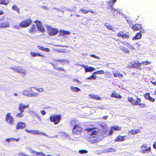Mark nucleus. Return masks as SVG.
Wrapping results in <instances>:
<instances>
[{"label":"nucleus","instance_id":"nucleus-1","mask_svg":"<svg viewBox=\"0 0 156 156\" xmlns=\"http://www.w3.org/2000/svg\"><path fill=\"white\" fill-rule=\"evenodd\" d=\"M77 121L75 119H72L69 121L70 125L73 126L72 133L74 135H78L80 134L83 132V128L80 124L76 123Z\"/></svg>","mask_w":156,"mask_h":156},{"label":"nucleus","instance_id":"nucleus-2","mask_svg":"<svg viewBox=\"0 0 156 156\" xmlns=\"http://www.w3.org/2000/svg\"><path fill=\"white\" fill-rule=\"evenodd\" d=\"M29 107L30 105L29 104L25 105L22 103H20L19 105L18 109L20 112L16 115V117L19 118L23 117L24 115L23 113L24 112V109L28 108Z\"/></svg>","mask_w":156,"mask_h":156},{"label":"nucleus","instance_id":"nucleus-3","mask_svg":"<svg viewBox=\"0 0 156 156\" xmlns=\"http://www.w3.org/2000/svg\"><path fill=\"white\" fill-rule=\"evenodd\" d=\"M47 32L48 34L51 36H53L58 34V31L57 28H53L48 26L46 27Z\"/></svg>","mask_w":156,"mask_h":156},{"label":"nucleus","instance_id":"nucleus-4","mask_svg":"<svg viewBox=\"0 0 156 156\" xmlns=\"http://www.w3.org/2000/svg\"><path fill=\"white\" fill-rule=\"evenodd\" d=\"M62 115L61 114L52 115L49 118L50 121L55 125L58 124L61 120Z\"/></svg>","mask_w":156,"mask_h":156},{"label":"nucleus","instance_id":"nucleus-5","mask_svg":"<svg viewBox=\"0 0 156 156\" xmlns=\"http://www.w3.org/2000/svg\"><path fill=\"white\" fill-rule=\"evenodd\" d=\"M33 23L30 19H28L22 21L19 24L20 27L22 28H26L30 26Z\"/></svg>","mask_w":156,"mask_h":156},{"label":"nucleus","instance_id":"nucleus-6","mask_svg":"<svg viewBox=\"0 0 156 156\" xmlns=\"http://www.w3.org/2000/svg\"><path fill=\"white\" fill-rule=\"evenodd\" d=\"M135 97L136 100L133 98L132 97H128V101L133 105H138V103H140L141 101V99L138 98L137 96H135Z\"/></svg>","mask_w":156,"mask_h":156},{"label":"nucleus","instance_id":"nucleus-7","mask_svg":"<svg viewBox=\"0 0 156 156\" xmlns=\"http://www.w3.org/2000/svg\"><path fill=\"white\" fill-rule=\"evenodd\" d=\"M5 121L8 124L12 125L14 122V119L12 116L11 115L10 113H8L6 115Z\"/></svg>","mask_w":156,"mask_h":156},{"label":"nucleus","instance_id":"nucleus-8","mask_svg":"<svg viewBox=\"0 0 156 156\" xmlns=\"http://www.w3.org/2000/svg\"><path fill=\"white\" fill-rule=\"evenodd\" d=\"M25 131L27 133H30L34 135H41L45 136V133H43L39 132L38 130H29L27 129H25Z\"/></svg>","mask_w":156,"mask_h":156},{"label":"nucleus","instance_id":"nucleus-9","mask_svg":"<svg viewBox=\"0 0 156 156\" xmlns=\"http://www.w3.org/2000/svg\"><path fill=\"white\" fill-rule=\"evenodd\" d=\"M133 30L136 31L140 30V31L142 33H144V30L141 27L140 25L138 24H136L133 25L132 27Z\"/></svg>","mask_w":156,"mask_h":156},{"label":"nucleus","instance_id":"nucleus-10","mask_svg":"<svg viewBox=\"0 0 156 156\" xmlns=\"http://www.w3.org/2000/svg\"><path fill=\"white\" fill-rule=\"evenodd\" d=\"M118 37L122 38L123 39H128L129 38V36L127 35L124 31H120L117 34Z\"/></svg>","mask_w":156,"mask_h":156},{"label":"nucleus","instance_id":"nucleus-11","mask_svg":"<svg viewBox=\"0 0 156 156\" xmlns=\"http://www.w3.org/2000/svg\"><path fill=\"white\" fill-rule=\"evenodd\" d=\"M26 126V124L25 123L22 122H18L16 127V129L17 130L23 129Z\"/></svg>","mask_w":156,"mask_h":156},{"label":"nucleus","instance_id":"nucleus-12","mask_svg":"<svg viewBox=\"0 0 156 156\" xmlns=\"http://www.w3.org/2000/svg\"><path fill=\"white\" fill-rule=\"evenodd\" d=\"M141 64V63H140L138 61L137 62H134V63L131 65V67L135 68L137 69L141 70V68L140 67Z\"/></svg>","mask_w":156,"mask_h":156},{"label":"nucleus","instance_id":"nucleus-13","mask_svg":"<svg viewBox=\"0 0 156 156\" xmlns=\"http://www.w3.org/2000/svg\"><path fill=\"white\" fill-rule=\"evenodd\" d=\"M28 31L31 34H35L37 31L36 25L34 24L32 25L31 27L29 29Z\"/></svg>","mask_w":156,"mask_h":156},{"label":"nucleus","instance_id":"nucleus-14","mask_svg":"<svg viewBox=\"0 0 156 156\" xmlns=\"http://www.w3.org/2000/svg\"><path fill=\"white\" fill-rule=\"evenodd\" d=\"M10 27V25L9 22L7 21L0 23V28L9 27Z\"/></svg>","mask_w":156,"mask_h":156},{"label":"nucleus","instance_id":"nucleus-15","mask_svg":"<svg viewBox=\"0 0 156 156\" xmlns=\"http://www.w3.org/2000/svg\"><path fill=\"white\" fill-rule=\"evenodd\" d=\"M126 137V136H117L116 138L115 139V142H121L125 140V137Z\"/></svg>","mask_w":156,"mask_h":156},{"label":"nucleus","instance_id":"nucleus-16","mask_svg":"<svg viewBox=\"0 0 156 156\" xmlns=\"http://www.w3.org/2000/svg\"><path fill=\"white\" fill-rule=\"evenodd\" d=\"M79 11L82 12V13L84 14H87L89 12H90L92 14L95 13L94 11H93L91 10L90 9L88 10L83 8H81Z\"/></svg>","mask_w":156,"mask_h":156},{"label":"nucleus","instance_id":"nucleus-17","mask_svg":"<svg viewBox=\"0 0 156 156\" xmlns=\"http://www.w3.org/2000/svg\"><path fill=\"white\" fill-rule=\"evenodd\" d=\"M111 96L112 98H116L121 99L122 98V97L120 94L116 93L115 91H113L111 94Z\"/></svg>","mask_w":156,"mask_h":156},{"label":"nucleus","instance_id":"nucleus-18","mask_svg":"<svg viewBox=\"0 0 156 156\" xmlns=\"http://www.w3.org/2000/svg\"><path fill=\"white\" fill-rule=\"evenodd\" d=\"M104 25L108 30L113 31H115L114 28L113 26L108 23H105Z\"/></svg>","mask_w":156,"mask_h":156},{"label":"nucleus","instance_id":"nucleus-19","mask_svg":"<svg viewBox=\"0 0 156 156\" xmlns=\"http://www.w3.org/2000/svg\"><path fill=\"white\" fill-rule=\"evenodd\" d=\"M51 64L52 66L53 67H54V69L55 70H57L58 71H63L66 72V70L64 69L62 67H59V68H57L56 67V65L55 64H53V63H51Z\"/></svg>","mask_w":156,"mask_h":156},{"label":"nucleus","instance_id":"nucleus-20","mask_svg":"<svg viewBox=\"0 0 156 156\" xmlns=\"http://www.w3.org/2000/svg\"><path fill=\"white\" fill-rule=\"evenodd\" d=\"M140 132V129H133L129 132L132 135H134Z\"/></svg>","mask_w":156,"mask_h":156},{"label":"nucleus","instance_id":"nucleus-21","mask_svg":"<svg viewBox=\"0 0 156 156\" xmlns=\"http://www.w3.org/2000/svg\"><path fill=\"white\" fill-rule=\"evenodd\" d=\"M95 70V69L94 68L91 66L89 67H86L85 69L86 73L91 72Z\"/></svg>","mask_w":156,"mask_h":156},{"label":"nucleus","instance_id":"nucleus-22","mask_svg":"<svg viewBox=\"0 0 156 156\" xmlns=\"http://www.w3.org/2000/svg\"><path fill=\"white\" fill-rule=\"evenodd\" d=\"M141 33H142L140 31V32L137 33L135 36L133 38V40H135L140 38L142 36Z\"/></svg>","mask_w":156,"mask_h":156},{"label":"nucleus","instance_id":"nucleus-23","mask_svg":"<svg viewBox=\"0 0 156 156\" xmlns=\"http://www.w3.org/2000/svg\"><path fill=\"white\" fill-rule=\"evenodd\" d=\"M30 55L33 57H35L37 56L42 57H44V55H41L39 53H36L34 52H30Z\"/></svg>","mask_w":156,"mask_h":156},{"label":"nucleus","instance_id":"nucleus-24","mask_svg":"<svg viewBox=\"0 0 156 156\" xmlns=\"http://www.w3.org/2000/svg\"><path fill=\"white\" fill-rule=\"evenodd\" d=\"M38 48L39 50H41L43 51H45L47 52H48L50 51V49L49 48H45L41 46H38Z\"/></svg>","mask_w":156,"mask_h":156},{"label":"nucleus","instance_id":"nucleus-25","mask_svg":"<svg viewBox=\"0 0 156 156\" xmlns=\"http://www.w3.org/2000/svg\"><path fill=\"white\" fill-rule=\"evenodd\" d=\"M89 96L92 98L95 99L97 100H100L101 98L100 97L98 96L97 95H94L92 94L89 95Z\"/></svg>","mask_w":156,"mask_h":156},{"label":"nucleus","instance_id":"nucleus-26","mask_svg":"<svg viewBox=\"0 0 156 156\" xmlns=\"http://www.w3.org/2000/svg\"><path fill=\"white\" fill-rule=\"evenodd\" d=\"M59 34L60 35L64 36L65 35H69L70 34L69 32L64 30H60Z\"/></svg>","mask_w":156,"mask_h":156},{"label":"nucleus","instance_id":"nucleus-27","mask_svg":"<svg viewBox=\"0 0 156 156\" xmlns=\"http://www.w3.org/2000/svg\"><path fill=\"white\" fill-rule=\"evenodd\" d=\"M16 72L20 73H23V74L26 73V71H25L24 70L20 68L18 66L17 67V69Z\"/></svg>","mask_w":156,"mask_h":156},{"label":"nucleus","instance_id":"nucleus-28","mask_svg":"<svg viewBox=\"0 0 156 156\" xmlns=\"http://www.w3.org/2000/svg\"><path fill=\"white\" fill-rule=\"evenodd\" d=\"M5 140L7 142H9L12 141H16V142H18V141H19V139H16L14 138H9L6 139Z\"/></svg>","mask_w":156,"mask_h":156},{"label":"nucleus","instance_id":"nucleus-29","mask_svg":"<svg viewBox=\"0 0 156 156\" xmlns=\"http://www.w3.org/2000/svg\"><path fill=\"white\" fill-rule=\"evenodd\" d=\"M111 129H113V130L115 131H118L120 130L121 129V127L120 126H112L110 127Z\"/></svg>","mask_w":156,"mask_h":156},{"label":"nucleus","instance_id":"nucleus-30","mask_svg":"<svg viewBox=\"0 0 156 156\" xmlns=\"http://www.w3.org/2000/svg\"><path fill=\"white\" fill-rule=\"evenodd\" d=\"M70 88L71 90L75 92H76L80 90V89L77 87L71 86Z\"/></svg>","mask_w":156,"mask_h":156},{"label":"nucleus","instance_id":"nucleus-31","mask_svg":"<svg viewBox=\"0 0 156 156\" xmlns=\"http://www.w3.org/2000/svg\"><path fill=\"white\" fill-rule=\"evenodd\" d=\"M38 30L41 33H44L45 31V30L44 27L42 26V25L37 27Z\"/></svg>","mask_w":156,"mask_h":156},{"label":"nucleus","instance_id":"nucleus-32","mask_svg":"<svg viewBox=\"0 0 156 156\" xmlns=\"http://www.w3.org/2000/svg\"><path fill=\"white\" fill-rule=\"evenodd\" d=\"M30 91L28 90H25L23 92V94L24 96L28 97L30 96Z\"/></svg>","mask_w":156,"mask_h":156},{"label":"nucleus","instance_id":"nucleus-33","mask_svg":"<svg viewBox=\"0 0 156 156\" xmlns=\"http://www.w3.org/2000/svg\"><path fill=\"white\" fill-rule=\"evenodd\" d=\"M151 148L149 147L148 148H147L145 149H142V152L143 153H145L147 152L151 151Z\"/></svg>","mask_w":156,"mask_h":156},{"label":"nucleus","instance_id":"nucleus-34","mask_svg":"<svg viewBox=\"0 0 156 156\" xmlns=\"http://www.w3.org/2000/svg\"><path fill=\"white\" fill-rule=\"evenodd\" d=\"M38 95V94L37 93L34 92L32 90H31L30 91V97H36Z\"/></svg>","mask_w":156,"mask_h":156},{"label":"nucleus","instance_id":"nucleus-35","mask_svg":"<svg viewBox=\"0 0 156 156\" xmlns=\"http://www.w3.org/2000/svg\"><path fill=\"white\" fill-rule=\"evenodd\" d=\"M57 61L59 62L62 63L63 64H64L65 63H68L69 62V61L67 60L63 59H60L58 60H57Z\"/></svg>","mask_w":156,"mask_h":156},{"label":"nucleus","instance_id":"nucleus-36","mask_svg":"<svg viewBox=\"0 0 156 156\" xmlns=\"http://www.w3.org/2000/svg\"><path fill=\"white\" fill-rule=\"evenodd\" d=\"M12 9L16 11L17 12L19 13L20 12V10L18 7L16 5H14L12 6Z\"/></svg>","mask_w":156,"mask_h":156},{"label":"nucleus","instance_id":"nucleus-37","mask_svg":"<svg viewBox=\"0 0 156 156\" xmlns=\"http://www.w3.org/2000/svg\"><path fill=\"white\" fill-rule=\"evenodd\" d=\"M105 73L104 71L103 70H100L96 72H94L93 74H104Z\"/></svg>","mask_w":156,"mask_h":156},{"label":"nucleus","instance_id":"nucleus-38","mask_svg":"<svg viewBox=\"0 0 156 156\" xmlns=\"http://www.w3.org/2000/svg\"><path fill=\"white\" fill-rule=\"evenodd\" d=\"M34 22L36 23V26L37 27L42 25V23L41 22L37 20H35Z\"/></svg>","mask_w":156,"mask_h":156},{"label":"nucleus","instance_id":"nucleus-39","mask_svg":"<svg viewBox=\"0 0 156 156\" xmlns=\"http://www.w3.org/2000/svg\"><path fill=\"white\" fill-rule=\"evenodd\" d=\"M9 2V0H2L1 4L7 5Z\"/></svg>","mask_w":156,"mask_h":156},{"label":"nucleus","instance_id":"nucleus-40","mask_svg":"<svg viewBox=\"0 0 156 156\" xmlns=\"http://www.w3.org/2000/svg\"><path fill=\"white\" fill-rule=\"evenodd\" d=\"M150 82L154 85L156 86V80L154 78L152 77L151 78Z\"/></svg>","mask_w":156,"mask_h":156},{"label":"nucleus","instance_id":"nucleus-41","mask_svg":"<svg viewBox=\"0 0 156 156\" xmlns=\"http://www.w3.org/2000/svg\"><path fill=\"white\" fill-rule=\"evenodd\" d=\"M107 5L108 6L107 7V9H111V8L114 5L112 3V2H108Z\"/></svg>","mask_w":156,"mask_h":156},{"label":"nucleus","instance_id":"nucleus-42","mask_svg":"<svg viewBox=\"0 0 156 156\" xmlns=\"http://www.w3.org/2000/svg\"><path fill=\"white\" fill-rule=\"evenodd\" d=\"M144 98L147 100H148L150 96V94L149 93H147L145 94L144 95Z\"/></svg>","mask_w":156,"mask_h":156},{"label":"nucleus","instance_id":"nucleus-43","mask_svg":"<svg viewBox=\"0 0 156 156\" xmlns=\"http://www.w3.org/2000/svg\"><path fill=\"white\" fill-rule=\"evenodd\" d=\"M141 64H144V65H147L148 64H150L151 63V62L150 61H145L142 62L141 63Z\"/></svg>","mask_w":156,"mask_h":156},{"label":"nucleus","instance_id":"nucleus-44","mask_svg":"<svg viewBox=\"0 0 156 156\" xmlns=\"http://www.w3.org/2000/svg\"><path fill=\"white\" fill-rule=\"evenodd\" d=\"M34 88L39 92H42L44 91L43 88H38L36 87H34Z\"/></svg>","mask_w":156,"mask_h":156},{"label":"nucleus","instance_id":"nucleus-45","mask_svg":"<svg viewBox=\"0 0 156 156\" xmlns=\"http://www.w3.org/2000/svg\"><path fill=\"white\" fill-rule=\"evenodd\" d=\"M87 151L85 150H80L79 151V152L80 154H86L87 153Z\"/></svg>","mask_w":156,"mask_h":156},{"label":"nucleus","instance_id":"nucleus-46","mask_svg":"<svg viewBox=\"0 0 156 156\" xmlns=\"http://www.w3.org/2000/svg\"><path fill=\"white\" fill-rule=\"evenodd\" d=\"M106 77L108 78H110L111 77L112 74L109 72H107L106 73Z\"/></svg>","mask_w":156,"mask_h":156},{"label":"nucleus","instance_id":"nucleus-47","mask_svg":"<svg viewBox=\"0 0 156 156\" xmlns=\"http://www.w3.org/2000/svg\"><path fill=\"white\" fill-rule=\"evenodd\" d=\"M122 50L127 53L129 54V51L126 48H123L122 49Z\"/></svg>","mask_w":156,"mask_h":156},{"label":"nucleus","instance_id":"nucleus-48","mask_svg":"<svg viewBox=\"0 0 156 156\" xmlns=\"http://www.w3.org/2000/svg\"><path fill=\"white\" fill-rule=\"evenodd\" d=\"M108 151V152H114L115 151V149L114 148H113L112 147H110L108 148L107 149Z\"/></svg>","mask_w":156,"mask_h":156},{"label":"nucleus","instance_id":"nucleus-49","mask_svg":"<svg viewBox=\"0 0 156 156\" xmlns=\"http://www.w3.org/2000/svg\"><path fill=\"white\" fill-rule=\"evenodd\" d=\"M138 105H139L142 108H145L146 107V105L144 103H139Z\"/></svg>","mask_w":156,"mask_h":156},{"label":"nucleus","instance_id":"nucleus-50","mask_svg":"<svg viewBox=\"0 0 156 156\" xmlns=\"http://www.w3.org/2000/svg\"><path fill=\"white\" fill-rule=\"evenodd\" d=\"M148 100L152 102H154L155 101L154 98H152L151 96L150 97Z\"/></svg>","mask_w":156,"mask_h":156},{"label":"nucleus","instance_id":"nucleus-51","mask_svg":"<svg viewBox=\"0 0 156 156\" xmlns=\"http://www.w3.org/2000/svg\"><path fill=\"white\" fill-rule=\"evenodd\" d=\"M73 82H76L77 83H78V84H80L81 83V82L80 81V80H78L76 79H74L73 80Z\"/></svg>","mask_w":156,"mask_h":156},{"label":"nucleus","instance_id":"nucleus-52","mask_svg":"<svg viewBox=\"0 0 156 156\" xmlns=\"http://www.w3.org/2000/svg\"><path fill=\"white\" fill-rule=\"evenodd\" d=\"M120 9H115V13L118 14L120 13Z\"/></svg>","mask_w":156,"mask_h":156},{"label":"nucleus","instance_id":"nucleus-53","mask_svg":"<svg viewBox=\"0 0 156 156\" xmlns=\"http://www.w3.org/2000/svg\"><path fill=\"white\" fill-rule=\"evenodd\" d=\"M90 56L91 57H92L94 58L98 59H99L100 58L98 56H96L94 54H91L90 55Z\"/></svg>","mask_w":156,"mask_h":156},{"label":"nucleus","instance_id":"nucleus-54","mask_svg":"<svg viewBox=\"0 0 156 156\" xmlns=\"http://www.w3.org/2000/svg\"><path fill=\"white\" fill-rule=\"evenodd\" d=\"M93 129V128H88L85 129L86 131H87L88 132L92 131Z\"/></svg>","mask_w":156,"mask_h":156},{"label":"nucleus","instance_id":"nucleus-55","mask_svg":"<svg viewBox=\"0 0 156 156\" xmlns=\"http://www.w3.org/2000/svg\"><path fill=\"white\" fill-rule=\"evenodd\" d=\"M18 155L19 156H27V155L23 153H20Z\"/></svg>","mask_w":156,"mask_h":156},{"label":"nucleus","instance_id":"nucleus-56","mask_svg":"<svg viewBox=\"0 0 156 156\" xmlns=\"http://www.w3.org/2000/svg\"><path fill=\"white\" fill-rule=\"evenodd\" d=\"M113 129H111L110 130L109 133V135H111L112 134L113 132Z\"/></svg>","mask_w":156,"mask_h":156},{"label":"nucleus","instance_id":"nucleus-57","mask_svg":"<svg viewBox=\"0 0 156 156\" xmlns=\"http://www.w3.org/2000/svg\"><path fill=\"white\" fill-rule=\"evenodd\" d=\"M11 69L14 71L15 72H16L17 69V67H11Z\"/></svg>","mask_w":156,"mask_h":156},{"label":"nucleus","instance_id":"nucleus-58","mask_svg":"<svg viewBox=\"0 0 156 156\" xmlns=\"http://www.w3.org/2000/svg\"><path fill=\"white\" fill-rule=\"evenodd\" d=\"M96 133H97V131L96 130L94 131L91 133L90 134V135H92L95 134H96Z\"/></svg>","mask_w":156,"mask_h":156},{"label":"nucleus","instance_id":"nucleus-59","mask_svg":"<svg viewBox=\"0 0 156 156\" xmlns=\"http://www.w3.org/2000/svg\"><path fill=\"white\" fill-rule=\"evenodd\" d=\"M147 147V144H143L142 145V146H141V148H143L144 147Z\"/></svg>","mask_w":156,"mask_h":156},{"label":"nucleus","instance_id":"nucleus-60","mask_svg":"<svg viewBox=\"0 0 156 156\" xmlns=\"http://www.w3.org/2000/svg\"><path fill=\"white\" fill-rule=\"evenodd\" d=\"M41 113L43 115H44L46 114V112L44 110L41 111Z\"/></svg>","mask_w":156,"mask_h":156},{"label":"nucleus","instance_id":"nucleus-61","mask_svg":"<svg viewBox=\"0 0 156 156\" xmlns=\"http://www.w3.org/2000/svg\"><path fill=\"white\" fill-rule=\"evenodd\" d=\"M79 66L82 67H83V68H84L85 69L86 66H85L84 65V64H80L79 65Z\"/></svg>","mask_w":156,"mask_h":156},{"label":"nucleus","instance_id":"nucleus-62","mask_svg":"<svg viewBox=\"0 0 156 156\" xmlns=\"http://www.w3.org/2000/svg\"><path fill=\"white\" fill-rule=\"evenodd\" d=\"M153 147L154 149H156V142H155L153 144Z\"/></svg>","mask_w":156,"mask_h":156},{"label":"nucleus","instance_id":"nucleus-63","mask_svg":"<svg viewBox=\"0 0 156 156\" xmlns=\"http://www.w3.org/2000/svg\"><path fill=\"white\" fill-rule=\"evenodd\" d=\"M110 9L112 12H115V9L114 8L112 7Z\"/></svg>","mask_w":156,"mask_h":156},{"label":"nucleus","instance_id":"nucleus-64","mask_svg":"<svg viewBox=\"0 0 156 156\" xmlns=\"http://www.w3.org/2000/svg\"><path fill=\"white\" fill-rule=\"evenodd\" d=\"M108 116H107V115H106V116H103V117H102V119H107L108 118Z\"/></svg>","mask_w":156,"mask_h":156}]
</instances>
